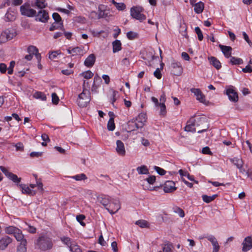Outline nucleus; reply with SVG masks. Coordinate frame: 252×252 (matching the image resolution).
Here are the masks:
<instances>
[{"mask_svg":"<svg viewBox=\"0 0 252 252\" xmlns=\"http://www.w3.org/2000/svg\"><path fill=\"white\" fill-rule=\"evenodd\" d=\"M35 245L36 247L42 251L50 250L53 247L51 239L45 236L39 237L37 240Z\"/></svg>","mask_w":252,"mask_h":252,"instance_id":"1","label":"nucleus"},{"mask_svg":"<svg viewBox=\"0 0 252 252\" xmlns=\"http://www.w3.org/2000/svg\"><path fill=\"white\" fill-rule=\"evenodd\" d=\"M13 236L17 241L20 242V245L17 247V252H26L27 242L22 233V231L18 228Z\"/></svg>","mask_w":252,"mask_h":252,"instance_id":"2","label":"nucleus"},{"mask_svg":"<svg viewBox=\"0 0 252 252\" xmlns=\"http://www.w3.org/2000/svg\"><path fill=\"white\" fill-rule=\"evenodd\" d=\"M144 8L139 6H132L130 10L131 16L140 22H142L146 19V16L142 13Z\"/></svg>","mask_w":252,"mask_h":252,"instance_id":"3","label":"nucleus"},{"mask_svg":"<svg viewBox=\"0 0 252 252\" xmlns=\"http://www.w3.org/2000/svg\"><path fill=\"white\" fill-rule=\"evenodd\" d=\"M90 100V91L83 90L82 93L79 94L77 102L80 107H84L87 106Z\"/></svg>","mask_w":252,"mask_h":252,"instance_id":"4","label":"nucleus"},{"mask_svg":"<svg viewBox=\"0 0 252 252\" xmlns=\"http://www.w3.org/2000/svg\"><path fill=\"white\" fill-rule=\"evenodd\" d=\"M16 35L14 29H8L3 31L0 35V42L4 43L8 40L12 39Z\"/></svg>","mask_w":252,"mask_h":252,"instance_id":"5","label":"nucleus"},{"mask_svg":"<svg viewBox=\"0 0 252 252\" xmlns=\"http://www.w3.org/2000/svg\"><path fill=\"white\" fill-rule=\"evenodd\" d=\"M20 10L22 15L29 17H33L36 15V11L31 8L30 4L28 2H26L21 5Z\"/></svg>","mask_w":252,"mask_h":252,"instance_id":"6","label":"nucleus"},{"mask_svg":"<svg viewBox=\"0 0 252 252\" xmlns=\"http://www.w3.org/2000/svg\"><path fill=\"white\" fill-rule=\"evenodd\" d=\"M121 208L120 201L117 199H111L108 207H106L107 211L111 214L117 213Z\"/></svg>","mask_w":252,"mask_h":252,"instance_id":"7","label":"nucleus"},{"mask_svg":"<svg viewBox=\"0 0 252 252\" xmlns=\"http://www.w3.org/2000/svg\"><path fill=\"white\" fill-rule=\"evenodd\" d=\"M136 121H137V123L131 122V124L134 126V127L131 129V130H134L135 128L138 129L143 127L144 123L146 121V114L143 113L139 114L136 118Z\"/></svg>","mask_w":252,"mask_h":252,"instance_id":"8","label":"nucleus"},{"mask_svg":"<svg viewBox=\"0 0 252 252\" xmlns=\"http://www.w3.org/2000/svg\"><path fill=\"white\" fill-rule=\"evenodd\" d=\"M0 170L9 179L12 181L13 182L19 183L21 182V178H18L16 174L9 172L8 170L4 166H0Z\"/></svg>","mask_w":252,"mask_h":252,"instance_id":"9","label":"nucleus"},{"mask_svg":"<svg viewBox=\"0 0 252 252\" xmlns=\"http://www.w3.org/2000/svg\"><path fill=\"white\" fill-rule=\"evenodd\" d=\"M35 20L42 23H46L49 18L48 12L45 10H40L36 14Z\"/></svg>","mask_w":252,"mask_h":252,"instance_id":"10","label":"nucleus"},{"mask_svg":"<svg viewBox=\"0 0 252 252\" xmlns=\"http://www.w3.org/2000/svg\"><path fill=\"white\" fill-rule=\"evenodd\" d=\"M243 252H248L252 249V235L245 238L242 243Z\"/></svg>","mask_w":252,"mask_h":252,"instance_id":"11","label":"nucleus"},{"mask_svg":"<svg viewBox=\"0 0 252 252\" xmlns=\"http://www.w3.org/2000/svg\"><path fill=\"white\" fill-rule=\"evenodd\" d=\"M171 73L175 76H180L183 72L181 64L178 62H173L171 63Z\"/></svg>","mask_w":252,"mask_h":252,"instance_id":"12","label":"nucleus"},{"mask_svg":"<svg viewBox=\"0 0 252 252\" xmlns=\"http://www.w3.org/2000/svg\"><path fill=\"white\" fill-rule=\"evenodd\" d=\"M177 189L175 183L173 181H166L163 185V190L165 193H171Z\"/></svg>","mask_w":252,"mask_h":252,"instance_id":"13","label":"nucleus"},{"mask_svg":"<svg viewBox=\"0 0 252 252\" xmlns=\"http://www.w3.org/2000/svg\"><path fill=\"white\" fill-rule=\"evenodd\" d=\"M226 94L228 95L230 101L236 102L238 101V95L237 93L233 88H229L226 90Z\"/></svg>","mask_w":252,"mask_h":252,"instance_id":"14","label":"nucleus"},{"mask_svg":"<svg viewBox=\"0 0 252 252\" xmlns=\"http://www.w3.org/2000/svg\"><path fill=\"white\" fill-rule=\"evenodd\" d=\"M17 186L20 188L23 194L30 196H34L36 193L35 190L31 189L30 187L26 184H17Z\"/></svg>","mask_w":252,"mask_h":252,"instance_id":"15","label":"nucleus"},{"mask_svg":"<svg viewBox=\"0 0 252 252\" xmlns=\"http://www.w3.org/2000/svg\"><path fill=\"white\" fill-rule=\"evenodd\" d=\"M191 93H193L196 96V98L200 102L204 103L205 101V95L203 94L199 89L192 88L190 90Z\"/></svg>","mask_w":252,"mask_h":252,"instance_id":"16","label":"nucleus"},{"mask_svg":"<svg viewBox=\"0 0 252 252\" xmlns=\"http://www.w3.org/2000/svg\"><path fill=\"white\" fill-rule=\"evenodd\" d=\"M12 238L7 235L2 237L0 239V250H5L8 245L12 242Z\"/></svg>","mask_w":252,"mask_h":252,"instance_id":"17","label":"nucleus"},{"mask_svg":"<svg viewBox=\"0 0 252 252\" xmlns=\"http://www.w3.org/2000/svg\"><path fill=\"white\" fill-rule=\"evenodd\" d=\"M98 201L103 205L105 208L108 207L111 200L110 197L106 195L101 194L97 197Z\"/></svg>","mask_w":252,"mask_h":252,"instance_id":"18","label":"nucleus"},{"mask_svg":"<svg viewBox=\"0 0 252 252\" xmlns=\"http://www.w3.org/2000/svg\"><path fill=\"white\" fill-rule=\"evenodd\" d=\"M208 59L210 63L217 70H219L221 68V63L216 57L211 56L208 57Z\"/></svg>","mask_w":252,"mask_h":252,"instance_id":"19","label":"nucleus"},{"mask_svg":"<svg viewBox=\"0 0 252 252\" xmlns=\"http://www.w3.org/2000/svg\"><path fill=\"white\" fill-rule=\"evenodd\" d=\"M219 47L225 58H229L231 56L232 48L230 46L220 44Z\"/></svg>","mask_w":252,"mask_h":252,"instance_id":"20","label":"nucleus"},{"mask_svg":"<svg viewBox=\"0 0 252 252\" xmlns=\"http://www.w3.org/2000/svg\"><path fill=\"white\" fill-rule=\"evenodd\" d=\"M96 58L94 54L90 55L85 60L84 65L88 67H92L95 63Z\"/></svg>","mask_w":252,"mask_h":252,"instance_id":"21","label":"nucleus"},{"mask_svg":"<svg viewBox=\"0 0 252 252\" xmlns=\"http://www.w3.org/2000/svg\"><path fill=\"white\" fill-rule=\"evenodd\" d=\"M16 17V13L9 8L5 15V20L7 22H10L15 20Z\"/></svg>","mask_w":252,"mask_h":252,"instance_id":"22","label":"nucleus"},{"mask_svg":"<svg viewBox=\"0 0 252 252\" xmlns=\"http://www.w3.org/2000/svg\"><path fill=\"white\" fill-rule=\"evenodd\" d=\"M117 153L122 156H124L126 154V151L123 142L121 140H117L116 142Z\"/></svg>","mask_w":252,"mask_h":252,"instance_id":"23","label":"nucleus"},{"mask_svg":"<svg viewBox=\"0 0 252 252\" xmlns=\"http://www.w3.org/2000/svg\"><path fill=\"white\" fill-rule=\"evenodd\" d=\"M61 241L62 243L66 245L69 249L71 247L75 241L68 237L63 236L61 237Z\"/></svg>","mask_w":252,"mask_h":252,"instance_id":"24","label":"nucleus"},{"mask_svg":"<svg viewBox=\"0 0 252 252\" xmlns=\"http://www.w3.org/2000/svg\"><path fill=\"white\" fill-rule=\"evenodd\" d=\"M204 8V4L202 1H199L194 4V10L197 14H200L202 12Z\"/></svg>","mask_w":252,"mask_h":252,"instance_id":"25","label":"nucleus"},{"mask_svg":"<svg viewBox=\"0 0 252 252\" xmlns=\"http://www.w3.org/2000/svg\"><path fill=\"white\" fill-rule=\"evenodd\" d=\"M113 52L117 53L121 50L122 44L119 40H116L112 42Z\"/></svg>","mask_w":252,"mask_h":252,"instance_id":"26","label":"nucleus"},{"mask_svg":"<svg viewBox=\"0 0 252 252\" xmlns=\"http://www.w3.org/2000/svg\"><path fill=\"white\" fill-rule=\"evenodd\" d=\"M84 47L78 46L72 48V51L73 52V56L80 55L83 56L84 54Z\"/></svg>","mask_w":252,"mask_h":252,"instance_id":"27","label":"nucleus"},{"mask_svg":"<svg viewBox=\"0 0 252 252\" xmlns=\"http://www.w3.org/2000/svg\"><path fill=\"white\" fill-rule=\"evenodd\" d=\"M230 161L233 163L237 168H241V166H243L244 162L241 158L235 157L230 159Z\"/></svg>","mask_w":252,"mask_h":252,"instance_id":"28","label":"nucleus"},{"mask_svg":"<svg viewBox=\"0 0 252 252\" xmlns=\"http://www.w3.org/2000/svg\"><path fill=\"white\" fill-rule=\"evenodd\" d=\"M136 170L139 174H149V169L145 165L138 166L136 168Z\"/></svg>","mask_w":252,"mask_h":252,"instance_id":"29","label":"nucleus"},{"mask_svg":"<svg viewBox=\"0 0 252 252\" xmlns=\"http://www.w3.org/2000/svg\"><path fill=\"white\" fill-rule=\"evenodd\" d=\"M68 178L73 179L77 181H85L87 179V177L84 173H81L72 176H68Z\"/></svg>","mask_w":252,"mask_h":252,"instance_id":"30","label":"nucleus"},{"mask_svg":"<svg viewBox=\"0 0 252 252\" xmlns=\"http://www.w3.org/2000/svg\"><path fill=\"white\" fill-rule=\"evenodd\" d=\"M195 120L193 119H190L187 122V125L185 127V130L186 131L189 132L191 130V129L195 126Z\"/></svg>","mask_w":252,"mask_h":252,"instance_id":"31","label":"nucleus"},{"mask_svg":"<svg viewBox=\"0 0 252 252\" xmlns=\"http://www.w3.org/2000/svg\"><path fill=\"white\" fill-rule=\"evenodd\" d=\"M229 63L232 65H239L243 63V61L242 59L236 58L235 57L231 56Z\"/></svg>","mask_w":252,"mask_h":252,"instance_id":"32","label":"nucleus"},{"mask_svg":"<svg viewBox=\"0 0 252 252\" xmlns=\"http://www.w3.org/2000/svg\"><path fill=\"white\" fill-rule=\"evenodd\" d=\"M47 3L45 2V0H36L34 4H32V6H36L40 9H43L46 7Z\"/></svg>","mask_w":252,"mask_h":252,"instance_id":"33","label":"nucleus"},{"mask_svg":"<svg viewBox=\"0 0 252 252\" xmlns=\"http://www.w3.org/2000/svg\"><path fill=\"white\" fill-rule=\"evenodd\" d=\"M173 246L172 244L168 242L162 245V251H161L162 252H173Z\"/></svg>","mask_w":252,"mask_h":252,"instance_id":"34","label":"nucleus"},{"mask_svg":"<svg viewBox=\"0 0 252 252\" xmlns=\"http://www.w3.org/2000/svg\"><path fill=\"white\" fill-rule=\"evenodd\" d=\"M217 196L218 194H214L212 196L202 195V198L204 202L207 203H209L213 201Z\"/></svg>","mask_w":252,"mask_h":252,"instance_id":"35","label":"nucleus"},{"mask_svg":"<svg viewBox=\"0 0 252 252\" xmlns=\"http://www.w3.org/2000/svg\"><path fill=\"white\" fill-rule=\"evenodd\" d=\"M18 228L14 226H9L5 228V232L7 234L14 235Z\"/></svg>","mask_w":252,"mask_h":252,"instance_id":"36","label":"nucleus"},{"mask_svg":"<svg viewBox=\"0 0 252 252\" xmlns=\"http://www.w3.org/2000/svg\"><path fill=\"white\" fill-rule=\"evenodd\" d=\"M33 97L36 99H39L43 101H45L47 99L46 95L41 92H36L33 94Z\"/></svg>","mask_w":252,"mask_h":252,"instance_id":"37","label":"nucleus"},{"mask_svg":"<svg viewBox=\"0 0 252 252\" xmlns=\"http://www.w3.org/2000/svg\"><path fill=\"white\" fill-rule=\"evenodd\" d=\"M160 108L159 115L162 117H165L166 115V109L165 104L163 103H159L158 106Z\"/></svg>","mask_w":252,"mask_h":252,"instance_id":"38","label":"nucleus"},{"mask_svg":"<svg viewBox=\"0 0 252 252\" xmlns=\"http://www.w3.org/2000/svg\"><path fill=\"white\" fill-rule=\"evenodd\" d=\"M115 128V124L113 118H110L107 123V129L109 131H113Z\"/></svg>","mask_w":252,"mask_h":252,"instance_id":"39","label":"nucleus"},{"mask_svg":"<svg viewBox=\"0 0 252 252\" xmlns=\"http://www.w3.org/2000/svg\"><path fill=\"white\" fill-rule=\"evenodd\" d=\"M69 249L71 252H82L81 248L76 242L72 244L71 247Z\"/></svg>","mask_w":252,"mask_h":252,"instance_id":"40","label":"nucleus"},{"mask_svg":"<svg viewBox=\"0 0 252 252\" xmlns=\"http://www.w3.org/2000/svg\"><path fill=\"white\" fill-rule=\"evenodd\" d=\"M52 17L56 23H59L63 26V22L62 21L61 17L59 15V14L56 12L53 13V14H52Z\"/></svg>","mask_w":252,"mask_h":252,"instance_id":"41","label":"nucleus"},{"mask_svg":"<svg viewBox=\"0 0 252 252\" xmlns=\"http://www.w3.org/2000/svg\"><path fill=\"white\" fill-rule=\"evenodd\" d=\"M28 52L32 55H35L38 52V49L34 46L31 45L27 49Z\"/></svg>","mask_w":252,"mask_h":252,"instance_id":"42","label":"nucleus"},{"mask_svg":"<svg viewBox=\"0 0 252 252\" xmlns=\"http://www.w3.org/2000/svg\"><path fill=\"white\" fill-rule=\"evenodd\" d=\"M81 75L84 78L89 79L91 78L94 76V73L91 71L88 70L82 72L81 74Z\"/></svg>","mask_w":252,"mask_h":252,"instance_id":"43","label":"nucleus"},{"mask_svg":"<svg viewBox=\"0 0 252 252\" xmlns=\"http://www.w3.org/2000/svg\"><path fill=\"white\" fill-rule=\"evenodd\" d=\"M206 238H207V240L212 243V246H215L219 244L216 238L213 235H210L209 236H207L206 237Z\"/></svg>","mask_w":252,"mask_h":252,"instance_id":"44","label":"nucleus"},{"mask_svg":"<svg viewBox=\"0 0 252 252\" xmlns=\"http://www.w3.org/2000/svg\"><path fill=\"white\" fill-rule=\"evenodd\" d=\"M206 238H207V240L212 243V246H215L219 244L216 238L213 235H210L209 236H207L206 237Z\"/></svg>","mask_w":252,"mask_h":252,"instance_id":"45","label":"nucleus"},{"mask_svg":"<svg viewBox=\"0 0 252 252\" xmlns=\"http://www.w3.org/2000/svg\"><path fill=\"white\" fill-rule=\"evenodd\" d=\"M127 38L129 40H133L138 37V34L132 31L128 32L126 33Z\"/></svg>","mask_w":252,"mask_h":252,"instance_id":"46","label":"nucleus"},{"mask_svg":"<svg viewBox=\"0 0 252 252\" xmlns=\"http://www.w3.org/2000/svg\"><path fill=\"white\" fill-rule=\"evenodd\" d=\"M136 224L141 228H146L148 227V223L145 220H139L136 221Z\"/></svg>","mask_w":252,"mask_h":252,"instance_id":"47","label":"nucleus"},{"mask_svg":"<svg viewBox=\"0 0 252 252\" xmlns=\"http://www.w3.org/2000/svg\"><path fill=\"white\" fill-rule=\"evenodd\" d=\"M195 32L197 35L198 39L199 41H202L203 39V35L202 32L199 27H196L195 28Z\"/></svg>","mask_w":252,"mask_h":252,"instance_id":"48","label":"nucleus"},{"mask_svg":"<svg viewBox=\"0 0 252 252\" xmlns=\"http://www.w3.org/2000/svg\"><path fill=\"white\" fill-rule=\"evenodd\" d=\"M85 219V216L84 215H79L76 216V220L83 226L86 225V223L83 221Z\"/></svg>","mask_w":252,"mask_h":252,"instance_id":"49","label":"nucleus"},{"mask_svg":"<svg viewBox=\"0 0 252 252\" xmlns=\"http://www.w3.org/2000/svg\"><path fill=\"white\" fill-rule=\"evenodd\" d=\"M174 211L175 213L178 214L179 216L183 218L185 216V213L183 209L178 207H176L174 208Z\"/></svg>","mask_w":252,"mask_h":252,"instance_id":"50","label":"nucleus"},{"mask_svg":"<svg viewBox=\"0 0 252 252\" xmlns=\"http://www.w3.org/2000/svg\"><path fill=\"white\" fill-rule=\"evenodd\" d=\"M150 185H153L156 181V177L153 175H150L145 179Z\"/></svg>","mask_w":252,"mask_h":252,"instance_id":"51","label":"nucleus"},{"mask_svg":"<svg viewBox=\"0 0 252 252\" xmlns=\"http://www.w3.org/2000/svg\"><path fill=\"white\" fill-rule=\"evenodd\" d=\"M115 7L118 10L122 11L126 9V5L123 2H121V3L117 2L116 3Z\"/></svg>","mask_w":252,"mask_h":252,"instance_id":"52","label":"nucleus"},{"mask_svg":"<svg viewBox=\"0 0 252 252\" xmlns=\"http://www.w3.org/2000/svg\"><path fill=\"white\" fill-rule=\"evenodd\" d=\"M61 54V52L60 51H55L52 52L51 53H49V58L51 60H54L56 58L57 56Z\"/></svg>","mask_w":252,"mask_h":252,"instance_id":"53","label":"nucleus"},{"mask_svg":"<svg viewBox=\"0 0 252 252\" xmlns=\"http://www.w3.org/2000/svg\"><path fill=\"white\" fill-rule=\"evenodd\" d=\"M154 169L160 175H164L166 172V171L163 169L157 166H155Z\"/></svg>","mask_w":252,"mask_h":252,"instance_id":"54","label":"nucleus"},{"mask_svg":"<svg viewBox=\"0 0 252 252\" xmlns=\"http://www.w3.org/2000/svg\"><path fill=\"white\" fill-rule=\"evenodd\" d=\"M102 82V80L101 77L98 75V74H95L94 78V83L97 84V86H100L101 83Z\"/></svg>","mask_w":252,"mask_h":252,"instance_id":"55","label":"nucleus"},{"mask_svg":"<svg viewBox=\"0 0 252 252\" xmlns=\"http://www.w3.org/2000/svg\"><path fill=\"white\" fill-rule=\"evenodd\" d=\"M15 62L14 61H11L10 63V65L8 68H7V73L8 74H12L13 72V68L15 65Z\"/></svg>","mask_w":252,"mask_h":252,"instance_id":"56","label":"nucleus"},{"mask_svg":"<svg viewBox=\"0 0 252 252\" xmlns=\"http://www.w3.org/2000/svg\"><path fill=\"white\" fill-rule=\"evenodd\" d=\"M34 176L35 177V178L36 180V187H38V189L40 190L41 191H42L43 190V185L42 183L41 182V181L37 179V176L36 175H34Z\"/></svg>","mask_w":252,"mask_h":252,"instance_id":"57","label":"nucleus"},{"mask_svg":"<svg viewBox=\"0 0 252 252\" xmlns=\"http://www.w3.org/2000/svg\"><path fill=\"white\" fill-rule=\"evenodd\" d=\"M52 103L55 104H57L59 103V98L55 93L52 94Z\"/></svg>","mask_w":252,"mask_h":252,"instance_id":"58","label":"nucleus"},{"mask_svg":"<svg viewBox=\"0 0 252 252\" xmlns=\"http://www.w3.org/2000/svg\"><path fill=\"white\" fill-rule=\"evenodd\" d=\"M107 16V14L104 10H102L100 7H98V18H105Z\"/></svg>","mask_w":252,"mask_h":252,"instance_id":"59","label":"nucleus"},{"mask_svg":"<svg viewBox=\"0 0 252 252\" xmlns=\"http://www.w3.org/2000/svg\"><path fill=\"white\" fill-rule=\"evenodd\" d=\"M118 93V92L116 91H113L112 94L110 96V102L112 103V104H114V103L115 102L116 98V96L117 94Z\"/></svg>","mask_w":252,"mask_h":252,"instance_id":"60","label":"nucleus"},{"mask_svg":"<svg viewBox=\"0 0 252 252\" xmlns=\"http://www.w3.org/2000/svg\"><path fill=\"white\" fill-rule=\"evenodd\" d=\"M202 153L204 154L209 155L212 156L213 155V153L211 151L209 147L206 146L203 148L202 150Z\"/></svg>","mask_w":252,"mask_h":252,"instance_id":"61","label":"nucleus"},{"mask_svg":"<svg viewBox=\"0 0 252 252\" xmlns=\"http://www.w3.org/2000/svg\"><path fill=\"white\" fill-rule=\"evenodd\" d=\"M154 75L155 77H156L157 79H161L162 77V74L161 73L160 69L158 68H157L154 73Z\"/></svg>","mask_w":252,"mask_h":252,"instance_id":"62","label":"nucleus"},{"mask_svg":"<svg viewBox=\"0 0 252 252\" xmlns=\"http://www.w3.org/2000/svg\"><path fill=\"white\" fill-rule=\"evenodd\" d=\"M242 71L244 73H251L252 72V67L248 64L242 69Z\"/></svg>","mask_w":252,"mask_h":252,"instance_id":"63","label":"nucleus"},{"mask_svg":"<svg viewBox=\"0 0 252 252\" xmlns=\"http://www.w3.org/2000/svg\"><path fill=\"white\" fill-rule=\"evenodd\" d=\"M7 70V66L4 63H0V72L1 73H4L6 72Z\"/></svg>","mask_w":252,"mask_h":252,"instance_id":"64","label":"nucleus"}]
</instances>
